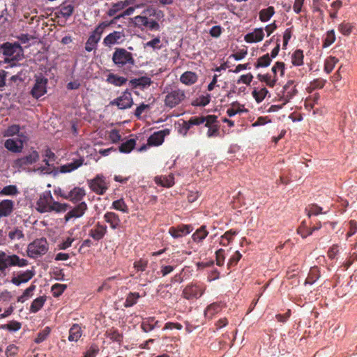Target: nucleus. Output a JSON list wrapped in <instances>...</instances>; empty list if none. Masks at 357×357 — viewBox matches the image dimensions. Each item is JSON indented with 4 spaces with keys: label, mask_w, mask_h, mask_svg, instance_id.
<instances>
[{
    "label": "nucleus",
    "mask_w": 357,
    "mask_h": 357,
    "mask_svg": "<svg viewBox=\"0 0 357 357\" xmlns=\"http://www.w3.org/2000/svg\"><path fill=\"white\" fill-rule=\"evenodd\" d=\"M82 335L81 327L78 324H74L69 331L68 340L72 342H77Z\"/></svg>",
    "instance_id": "nucleus-29"
},
{
    "label": "nucleus",
    "mask_w": 357,
    "mask_h": 357,
    "mask_svg": "<svg viewBox=\"0 0 357 357\" xmlns=\"http://www.w3.org/2000/svg\"><path fill=\"white\" fill-rule=\"evenodd\" d=\"M15 203L10 199H3L0 202V217H8L14 209Z\"/></svg>",
    "instance_id": "nucleus-21"
},
{
    "label": "nucleus",
    "mask_w": 357,
    "mask_h": 357,
    "mask_svg": "<svg viewBox=\"0 0 357 357\" xmlns=\"http://www.w3.org/2000/svg\"><path fill=\"white\" fill-rule=\"evenodd\" d=\"M274 13V8L272 6L263 9L259 12V19L262 22H267L273 15Z\"/></svg>",
    "instance_id": "nucleus-39"
},
{
    "label": "nucleus",
    "mask_w": 357,
    "mask_h": 357,
    "mask_svg": "<svg viewBox=\"0 0 357 357\" xmlns=\"http://www.w3.org/2000/svg\"><path fill=\"white\" fill-rule=\"evenodd\" d=\"M21 137L22 135H19L17 138H10L6 139L4 142L5 148L13 153L22 152L24 144Z\"/></svg>",
    "instance_id": "nucleus-12"
},
{
    "label": "nucleus",
    "mask_w": 357,
    "mask_h": 357,
    "mask_svg": "<svg viewBox=\"0 0 357 357\" xmlns=\"http://www.w3.org/2000/svg\"><path fill=\"white\" fill-rule=\"evenodd\" d=\"M48 250V243L45 238H41L33 241L27 247V255L31 258H36L45 255Z\"/></svg>",
    "instance_id": "nucleus-3"
},
{
    "label": "nucleus",
    "mask_w": 357,
    "mask_h": 357,
    "mask_svg": "<svg viewBox=\"0 0 357 357\" xmlns=\"http://www.w3.org/2000/svg\"><path fill=\"white\" fill-rule=\"evenodd\" d=\"M36 286L31 284L29 287L24 290L23 294L17 298V302L24 303L28 298H31L33 295V291L35 290Z\"/></svg>",
    "instance_id": "nucleus-42"
},
{
    "label": "nucleus",
    "mask_w": 357,
    "mask_h": 357,
    "mask_svg": "<svg viewBox=\"0 0 357 357\" xmlns=\"http://www.w3.org/2000/svg\"><path fill=\"white\" fill-rule=\"evenodd\" d=\"M89 185L91 190L98 195H103L109 186V183L102 175H97L89 181Z\"/></svg>",
    "instance_id": "nucleus-7"
},
{
    "label": "nucleus",
    "mask_w": 357,
    "mask_h": 357,
    "mask_svg": "<svg viewBox=\"0 0 357 357\" xmlns=\"http://www.w3.org/2000/svg\"><path fill=\"white\" fill-rule=\"evenodd\" d=\"M2 329L8 330L9 331H17L20 329L21 324L16 321H12L7 324H3L1 326Z\"/></svg>",
    "instance_id": "nucleus-47"
},
{
    "label": "nucleus",
    "mask_w": 357,
    "mask_h": 357,
    "mask_svg": "<svg viewBox=\"0 0 357 357\" xmlns=\"http://www.w3.org/2000/svg\"><path fill=\"white\" fill-rule=\"evenodd\" d=\"M105 220L110 225L111 228L116 229L119 227L120 219L119 215L113 212H107L104 215Z\"/></svg>",
    "instance_id": "nucleus-27"
},
{
    "label": "nucleus",
    "mask_w": 357,
    "mask_h": 357,
    "mask_svg": "<svg viewBox=\"0 0 357 357\" xmlns=\"http://www.w3.org/2000/svg\"><path fill=\"white\" fill-rule=\"evenodd\" d=\"M112 61L116 65L119 66H123L126 64L134 65L135 63L132 54L123 48H117L115 50L113 53Z\"/></svg>",
    "instance_id": "nucleus-5"
},
{
    "label": "nucleus",
    "mask_w": 357,
    "mask_h": 357,
    "mask_svg": "<svg viewBox=\"0 0 357 357\" xmlns=\"http://www.w3.org/2000/svg\"><path fill=\"white\" fill-rule=\"evenodd\" d=\"M18 194L19 190L15 185H6L0 190L1 196H15Z\"/></svg>",
    "instance_id": "nucleus-31"
},
{
    "label": "nucleus",
    "mask_w": 357,
    "mask_h": 357,
    "mask_svg": "<svg viewBox=\"0 0 357 357\" xmlns=\"http://www.w3.org/2000/svg\"><path fill=\"white\" fill-rule=\"evenodd\" d=\"M68 204L55 202L50 191H46L40 195L36 202V209L40 213L55 211L56 213L65 212L68 208Z\"/></svg>",
    "instance_id": "nucleus-1"
},
{
    "label": "nucleus",
    "mask_w": 357,
    "mask_h": 357,
    "mask_svg": "<svg viewBox=\"0 0 357 357\" xmlns=\"http://www.w3.org/2000/svg\"><path fill=\"white\" fill-rule=\"evenodd\" d=\"M156 183L164 186L169 188L172 186L174 183V176L172 175H168L167 176H160L156 177L155 178Z\"/></svg>",
    "instance_id": "nucleus-30"
},
{
    "label": "nucleus",
    "mask_w": 357,
    "mask_h": 357,
    "mask_svg": "<svg viewBox=\"0 0 357 357\" xmlns=\"http://www.w3.org/2000/svg\"><path fill=\"white\" fill-rule=\"evenodd\" d=\"M169 134V130L165 129L158 132H155L151 135L149 139L148 144L151 146H159L164 142L165 137Z\"/></svg>",
    "instance_id": "nucleus-18"
},
{
    "label": "nucleus",
    "mask_w": 357,
    "mask_h": 357,
    "mask_svg": "<svg viewBox=\"0 0 357 357\" xmlns=\"http://www.w3.org/2000/svg\"><path fill=\"white\" fill-rule=\"evenodd\" d=\"M284 63L282 62H277L272 68V72L274 74L275 77L277 76V73H279L280 76L284 75Z\"/></svg>",
    "instance_id": "nucleus-52"
},
{
    "label": "nucleus",
    "mask_w": 357,
    "mask_h": 357,
    "mask_svg": "<svg viewBox=\"0 0 357 357\" xmlns=\"http://www.w3.org/2000/svg\"><path fill=\"white\" fill-rule=\"evenodd\" d=\"M149 19L145 15H137L134 18L135 24L138 26H146L148 24Z\"/></svg>",
    "instance_id": "nucleus-56"
},
{
    "label": "nucleus",
    "mask_w": 357,
    "mask_h": 357,
    "mask_svg": "<svg viewBox=\"0 0 357 357\" xmlns=\"http://www.w3.org/2000/svg\"><path fill=\"white\" fill-rule=\"evenodd\" d=\"M83 159H78L76 160H74L72 162L63 165L59 167V172L61 173H69L71 172L75 169H77L78 167L82 166L83 164Z\"/></svg>",
    "instance_id": "nucleus-26"
},
{
    "label": "nucleus",
    "mask_w": 357,
    "mask_h": 357,
    "mask_svg": "<svg viewBox=\"0 0 357 357\" xmlns=\"http://www.w3.org/2000/svg\"><path fill=\"white\" fill-rule=\"evenodd\" d=\"M246 112L247 109L243 108V106L237 103H234L232 104V107L227 109V114L229 116L231 117L237 114H241Z\"/></svg>",
    "instance_id": "nucleus-41"
},
{
    "label": "nucleus",
    "mask_w": 357,
    "mask_h": 357,
    "mask_svg": "<svg viewBox=\"0 0 357 357\" xmlns=\"http://www.w3.org/2000/svg\"><path fill=\"white\" fill-rule=\"evenodd\" d=\"M8 237L13 241H17L22 238L24 237V234L22 230L19 228H15L13 230L9 231Z\"/></svg>",
    "instance_id": "nucleus-48"
},
{
    "label": "nucleus",
    "mask_w": 357,
    "mask_h": 357,
    "mask_svg": "<svg viewBox=\"0 0 357 357\" xmlns=\"http://www.w3.org/2000/svg\"><path fill=\"white\" fill-rule=\"evenodd\" d=\"M221 307L218 303H213L207 307L205 310V316L208 318H211L215 314L220 312Z\"/></svg>",
    "instance_id": "nucleus-43"
},
{
    "label": "nucleus",
    "mask_w": 357,
    "mask_h": 357,
    "mask_svg": "<svg viewBox=\"0 0 357 357\" xmlns=\"http://www.w3.org/2000/svg\"><path fill=\"white\" fill-rule=\"evenodd\" d=\"M253 96L256 99L257 102H261L268 93V90L266 88H262L259 91H253Z\"/></svg>",
    "instance_id": "nucleus-50"
},
{
    "label": "nucleus",
    "mask_w": 357,
    "mask_h": 357,
    "mask_svg": "<svg viewBox=\"0 0 357 357\" xmlns=\"http://www.w3.org/2000/svg\"><path fill=\"white\" fill-rule=\"evenodd\" d=\"M85 195L86 192L84 188L75 187L71 190L68 195H62L61 196L73 202H77L82 200Z\"/></svg>",
    "instance_id": "nucleus-19"
},
{
    "label": "nucleus",
    "mask_w": 357,
    "mask_h": 357,
    "mask_svg": "<svg viewBox=\"0 0 357 357\" xmlns=\"http://www.w3.org/2000/svg\"><path fill=\"white\" fill-rule=\"evenodd\" d=\"M20 127L19 125L13 124L8 127L3 132V136L4 137H13L15 135H19Z\"/></svg>",
    "instance_id": "nucleus-38"
},
{
    "label": "nucleus",
    "mask_w": 357,
    "mask_h": 357,
    "mask_svg": "<svg viewBox=\"0 0 357 357\" xmlns=\"http://www.w3.org/2000/svg\"><path fill=\"white\" fill-rule=\"evenodd\" d=\"M296 90L293 81L288 82L283 87L282 99L284 100L283 105L289 102L296 94Z\"/></svg>",
    "instance_id": "nucleus-22"
},
{
    "label": "nucleus",
    "mask_w": 357,
    "mask_h": 357,
    "mask_svg": "<svg viewBox=\"0 0 357 357\" xmlns=\"http://www.w3.org/2000/svg\"><path fill=\"white\" fill-rule=\"evenodd\" d=\"M153 321V318H149L142 322V328L144 332L151 331L154 328L155 325L151 324Z\"/></svg>",
    "instance_id": "nucleus-55"
},
{
    "label": "nucleus",
    "mask_w": 357,
    "mask_h": 357,
    "mask_svg": "<svg viewBox=\"0 0 357 357\" xmlns=\"http://www.w3.org/2000/svg\"><path fill=\"white\" fill-rule=\"evenodd\" d=\"M208 130L207 132L208 137H218L220 134L219 127L218 126H208Z\"/></svg>",
    "instance_id": "nucleus-62"
},
{
    "label": "nucleus",
    "mask_w": 357,
    "mask_h": 357,
    "mask_svg": "<svg viewBox=\"0 0 357 357\" xmlns=\"http://www.w3.org/2000/svg\"><path fill=\"white\" fill-rule=\"evenodd\" d=\"M271 61V58L270 56L267 54L266 55H264L263 56L260 57L258 59L257 67H266L269 66Z\"/></svg>",
    "instance_id": "nucleus-53"
},
{
    "label": "nucleus",
    "mask_w": 357,
    "mask_h": 357,
    "mask_svg": "<svg viewBox=\"0 0 357 357\" xmlns=\"http://www.w3.org/2000/svg\"><path fill=\"white\" fill-rule=\"evenodd\" d=\"M107 80L109 83L117 86H121L127 82L126 78L114 74H109Z\"/></svg>",
    "instance_id": "nucleus-33"
},
{
    "label": "nucleus",
    "mask_w": 357,
    "mask_h": 357,
    "mask_svg": "<svg viewBox=\"0 0 357 357\" xmlns=\"http://www.w3.org/2000/svg\"><path fill=\"white\" fill-rule=\"evenodd\" d=\"M34 275L35 271L33 270H27L24 272H20L12 278L11 282L16 286H20L21 284L29 281Z\"/></svg>",
    "instance_id": "nucleus-16"
},
{
    "label": "nucleus",
    "mask_w": 357,
    "mask_h": 357,
    "mask_svg": "<svg viewBox=\"0 0 357 357\" xmlns=\"http://www.w3.org/2000/svg\"><path fill=\"white\" fill-rule=\"evenodd\" d=\"M114 103L121 109L130 108L133 104L131 93L128 91H125L120 97L115 100Z\"/></svg>",
    "instance_id": "nucleus-14"
},
{
    "label": "nucleus",
    "mask_w": 357,
    "mask_h": 357,
    "mask_svg": "<svg viewBox=\"0 0 357 357\" xmlns=\"http://www.w3.org/2000/svg\"><path fill=\"white\" fill-rule=\"evenodd\" d=\"M28 264V261L23 258H20L16 255H8L6 254L5 261H4V266H3V272L9 267V266H18V267H24Z\"/></svg>",
    "instance_id": "nucleus-11"
},
{
    "label": "nucleus",
    "mask_w": 357,
    "mask_h": 357,
    "mask_svg": "<svg viewBox=\"0 0 357 357\" xmlns=\"http://www.w3.org/2000/svg\"><path fill=\"white\" fill-rule=\"evenodd\" d=\"M148 261L144 259H139L137 261H135L134 264V267L137 271H144L147 266Z\"/></svg>",
    "instance_id": "nucleus-60"
},
{
    "label": "nucleus",
    "mask_w": 357,
    "mask_h": 357,
    "mask_svg": "<svg viewBox=\"0 0 357 357\" xmlns=\"http://www.w3.org/2000/svg\"><path fill=\"white\" fill-rule=\"evenodd\" d=\"M335 40V35L333 30L328 31L326 33L324 43V47H328L332 45Z\"/></svg>",
    "instance_id": "nucleus-49"
},
{
    "label": "nucleus",
    "mask_w": 357,
    "mask_h": 357,
    "mask_svg": "<svg viewBox=\"0 0 357 357\" xmlns=\"http://www.w3.org/2000/svg\"><path fill=\"white\" fill-rule=\"evenodd\" d=\"M112 23L113 21H111L109 22H102L98 24V26L93 31V33L91 34V36H89L86 43L85 49L87 52H91L93 50L96 48L98 43L100 41L101 38V36L104 32L105 29Z\"/></svg>",
    "instance_id": "nucleus-4"
},
{
    "label": "nucleus",
    "mask_w": 357,
    "mask_h": 357,
    "mask_svg": "<svg viewBox=\"0 0 357 357\" xmlns=\"http://www.w3.org/2000/svg\"><path fill=\"white\" fill-rule=\"evenodd\" d=\"M74 11V7L72 5L62 6L60 10V14L64 17H70Z\"/></svg>",
    "instance_id": "nucleus-51"
},
{
    "label": "nucleus",
    "mask_w": 357,
    "mask_h": 357,
    "mask_svg": "<svg viewBox=\"0 0 357 357\" xmlns=\"http://www.w3.org/2000/svg\"><path fill=\"white\" fill-rule=\"evenodd\" d=\"M107 231V227L98 223L96 227L90 231V236L95 240L102 238Z\"/></svg>",
    "instance_id": "nucleus-25"
},
{
    "label": "nucleus",
    "mask_w": 357,
    "mask_h": 357,
    "mask_svg": "<svg viewBox=\"0 0 357 357\" xmlns=\"http://www.w3.org/2000/svg\"><path fill=\"white\" fill-rule=\"evenodd\" d=\"M125 37L126 35L123 31H114L103 39V44L109 47L114 45H119L124 41Z\"/></svg>",
    "instance_id": "nucleus-10"
},
{
    "label": "nucleus",
    "mask_w": 357,
    "mask_h": 357,
    "mask_svg": "<svg viewBox=\"0 0 357 357\" xmlns=\"http://www.w3.org/2000/svg\"><path fill=\"white\" fill-rule=\"evenodd\" d=\"M135 143L136 142L134 139L126 141L119 146L120 152L124 153H130L135 148Z\"/></svg>",
    "instance_id": "nucleus-36"
},
{
    "label": "nucleus",
    "mask_w": 357,
    "mask_h": 357,
    "mask_svg": "<svg viewBox=\"0 0 357 357\" xmlns=\"http://www.w3.org/2000/svg\"><path fill=\"white\" fill-rule=\"evenodd\" d=\"M45 301V298L43 296H40L35 300L33 301L31 306H30V312L32 313H36L38 310L41 309L43 306Z\"/></svg>",
    "instance_id": "nucleus-32"
},
{
    "label": "nucleus",
    "mask_w": 357,
    "mask_h": 357,
    "mask_svg": "<svg viewBox=\"0 0 357 357\" xmlns=\"http://www.w3.org/2000/svg\"><path fill=\"white\" fill-rule=\"evenodd\" d=\"M50 332L49 327H46L42 332L39 333L35 342L36 343H40L45 340Z\"/></svg>",
    "instance_id": "nucleus-57"
},
{
    "label": "nucleus",
    "mask_w": 357,
    "mask_h": 357,
    "mask_svg": "<svg viewBox=\"0 0 357 357\" xmlns=\"http://www.w3.org/2000/svg\"><path fill=\"white\" fill-rule=\"evenodd\" d=\"M339 61L338 59L335 56L328 57L324 63V70L327 73H330L334 68L335 66Z\"/></svg>",
    "instance_id": "nucleus-37"
},
{
    "label": "nucleus",
    "mask_w": 357,
    "mask_h": 357,
    "mask_svg": "<svg viewBox=\"0 0 357 357\" xmlns=\"http://www.w3.org/2000/svg\"><path fill=\"white\" fill-rule=\"evenodd\" d=\"M339 31L344 35L348 36L351 33V26L349 23H342L339 26Z\"/></svg>",
    "instance_id": "nucleus-59"
},
{
    "label": "nucleus",
    "mask_w": 357,
    "mask_h": 357,
    "mask_svg": "<svg viewBox=\"0 0 357 357\" xmlns=\"http://www.w3.org/2000/svg\"><path fill=\"white\" fill-rule=\"evenodd\" d=\"M112 207L114 209H116L117 211H120L123 213L128 212V208L127 205L126 204L125 202L123 201V199H120L113 202Z\"/></svg>",
    "instance_id": "nucleus-46"
},
{
    "label": "nucleus",
    "mask_w": 357,
    "mask_h": 357,
    "mask_svg": "<svg viewBox=\"0 0 357 357\" xmlns=\"http://www.w3.org/2000/svg\"><path fill=\"white\" fill-rule=\"evenodd\" d=\"M253 79V76L252 74L249 73L247 75H243L240 77V79L237 81V83L243 82L245 84H250Z\"/></svg>",
    "instance_id": "nucleus-63"
},
{
    "label": "nucleus",
    "mask_w": 357,
    "mask_h": 357,
    "mask_svg": "<svg viewBox=\"0 0 357 357\" xmlns=\"http://www.w3.org/2000/svg\"><path fill=\"white\" fill-rule=\"evenodd\" d=\"M162 47L161 40L159 37H156L153 40L146 43L144 44V48L146 49L147 47H150L153 50H160Z\"/></svg>",
    "instance_id": "nucleus-44"
},
{
    "label": "nucleus",
    "mask_w": 357,
    "mask_h": 357,
    "mask_svg": "<svg viewBox=\"0 0 357 357\" xmlns=\"http://www.w3.org/2000/svg\"><path fill=\"white\" fill-rule=\"evenodd\" d=\"M108 137L113 143H117L121 138L119 131L116 129L112 130L109 132Z\"/></svg>",
    "instance_id": "nucleus-58"
},
{
    "label": "nucleus",
    "mask_w": 357,
    "mask_h": 357,
    "mask_svg": "<svg viewBox=\"0 0 357 357\" xmlns=\"http://www.w3.org/2000/svg\"><path fill=\"white\" fill-rule=\"evenodd\" d=\"M47 79L42 77H38L36 82L31 89V93L35 98H39L47 92Z\"/></svg>",
    "instance_id": "nucleus-9"
},
{
    "label": "nucleus",
    "mask_w": 357,
    "mask_h": 357,
    "mask_svg": "<svg viewBox=\"0 0 357 357\" xmlns=\"http://www.w3.org/2000/svg\"><path fill=\"white\" fill-rule=\"evenodd\" d=\"M44 162H45L46 166L38 167L34 169L35 172H40L41 174H50L52 172V168L50 167V165L49 164L48 160L51 161H54L56 160L55 154L50 149H46L45 152Z\"/></svg>",
    "instance_id": "nucleus-20"
},
{
    "label": "nucleus",
    "mask_w": 357,
    "mask_h": 357,
    "mask_svg": "<svg viewBox=\"0 0 357 357\" xmlns=\"http://www.w3.org/2000/svg\"><path fill=\"white\" fill-rule=\"evenodd\" d=\"M86 210V204L85 202L79 203L66 213L64 217L65 222L73 221L76 218L82 217Z\"/></svg>",
    "instance_id": "nucleus-8"
},
{
    "label": "nucleus",
    "mask_w": 357,
    "mask_h": 357,
    "mask_svg": "<svg viewBox=\"0 0 357 357\" xmlns=\"http://www.w3.org/2000/svg\"><path fill=\"white\" fill-rule=\"evenodd\" d=\"M208 235L206 227L202 226L197 229L192 236V238L195 242H200L204 240Z\"/></svg>",
    "instance_id": "nucleus-34"
},
{
    "label": "nucleus",
    "mask_w": 357,
    "mask_h": 357,
    "mask_svg": "<svg viewBox=\"0 0 357 357\" xmlns=\"http://www.w3.org/2000/svg\"><path fill=\"white\" fill-rule=\"evenodd\" d=\"M1 52L4 56V63H11V66L15 65V62L22 59L23 50L17 43H6L1 46Z\"/></svg>",
    "instance_id": "nucleus-2"
},
{
    "label": "nucleus",
    "mask_w": 357,
    "mask_h": 357,
    "mask_svg": "<svg viewBox=\"0 0 357 357\" xmlns=\"http://www.w3.org/2000/svg\"><path fill=\"white\" fill-rule=\"evenodd\" d=\"M193 230L191 225H181L169 228V233L174 238H180L190 234Z\"/></svg>",
    "instance_id": "nucleus-15"
},
{
    "label": "nucleus",
    "mask_w": 357,
    "mask_h": 357,
    "mask_svg": "<svg viewBox=\"0 0 357 357\" xmlns=\"http://www.w3.org/2000/svg\"><path fill=\"white\" fill-rule=\"evenodd\" d=\"M39 159V155L36 151H32L28 155L19 158L14 161L13 167L15 168H22L26 165H31Z\"/></svg>",
    "instance_id": "nucleus-13"
},
{
    "label": "nucleus",
    "mask_w": 357,
    "mask_h": 357,
    "mask_svg": "<svg viewBox=\"0 0 357 357\" xmlns=\"http://www.w3.org/2000/svg\"><path fill=\"white\" fill-rule=\"evenodd\" d=\"M203 293L204 289L195 284L187 286L183 291L184 298L187 299L198 298L201 296Z\"/></svg>",
    "instance_id": "nucleus-17"
},
{
    "label": "nucleus",
    "mask_w": 357,
    "mask_h": 357,
    "mask_svg": "<svg viewBox=\"0 0 357 357\" xmlns=\"http://www.w3.org/2000/svg\"><path fill=\"white\" fill-rule=\"evenodd\" d=\"M303 54L300 50H296L291 56V62L295 66H301L303 64Z\"/></svg>",
    "instance_id": "nucleus-45"
},
{
    "label": "nucleus",
    "mask_w": 357,
    "mask_h": 357,
    "mask_svg": "<svg viewBox=\"0 0 357 357\" xmlns=\"http://www.w3.org/2000/svg\"><path fill=\"white\" fill-rule=\"evenodd\" d=\"M185 98V93L181 89H174L169 92L165 96V105L173 108L180 104Z\"/></svg>",
    "instance_id": "nucleus-6"
},
{
    "label": "nucleus",
    "mask_w": 357,
    "mask_h": 357,
    "mask_svg": "<svg viewBox=\"0 0 357 357\" xmlns=\"http://www.w3.org/2000/svg\"><path fill=\"white\" fill-rule=\"evenodd\" d=\"M307 214L308 217L312 215H317L321 213L322 208L317 205H311L307 209Z\"/></svg>",
    "instance_id": "nucleus-54"
},
{
    "label": "nucleus",
    "mask_w": 357,
    "mask_h": 357,
    "mask_svg": "<svg viewBox=\"0 0 357 357\" xmlns=\"http://www.w3.org/2000/svg\"><path fill=\"white\" fill-rule=\"evenodd\" d=\"M264 33L261 28L255 29L252 32L246 34L244 37L247 43H257L261 41L264 38Z\"/></svg>",
    "instance_id": "nucleus-24"
},
{
    "label": "nucleus",
    "mask_w": 357,
    "mask_h": 357,
    "mask_svg": "<svg viewBox=\"0 0 357 357\" xmlns=\"http://www.w3.org/2000/svg\"><path fill=\"white\" fill-rule=\"evenodd\" d=\"M135 0H124L119 1L112 5L111 8L108 10V15L113 16L116 13L123 10L125 8L134 5Z\"/></svg>",
    "instance_id": "nucleus-23"
},
{
    "label": "nucleus",
    "mask_w": 357,
    "mask_h": 357,
    "mask_svg": "<svg viewBox=\"0 0 357 357\" xmlns=\"http://www.w3.org/2000/svg\"><path fill=\"white\" fill-rule=\"evenodd\" d=\"M140 297L139 293L137 292H130L127 296L125 303V307H130L137 303L138 298Z\"/></svg>",
    "instance_id": "nucleus-35"
},
{
    "label": "nucleus",
    "mask_w": 357,
    "mask_h": 357,
    "mask_svg": "<svg viewBox=\"0 0 357 357\" xmlns=\"http://www.w3.org/2000/svg\"><path fill=\"white\" fill-rule=\"evenodd\" d=\"M130 83L135 86L146 87L150 86L151 80L149 77H142L138 79H134L130 81Z\"/></svg>",
    "instance_id": "nucleus-40"
},
{
    "label": "nucleus",
    "mask_w": 357,
    "mask_h": 357,
    "mask_svg": "<svg viewBox=\"0 0 357 357\" xmlns=\"http://www.w3.org/2000/svg\"><path fill=\"white\" fill-rule=\"evenodd\" d=\"M224 250L222 249H219L216 251V264L219 266H221L224 264L225 261V256L223 255Z\"/></svg>",
    "instance_id": "nucleus-61"
},
{
    "label": "nucleus",
    "mask_w": 357,
    "mask_h": 357,
    "mask_svg": "<svg viewBox=\"0 0 357 357\" xmlns=\"http://www.w3.org/2000/svg\"><path fill=\"white\" fill-rule=\"evenodd\" d=\"M98 352V348L96 346H91L86 352L84 357H96Z\"/></svg>",
    "instance_id": "nucleus-64"
},
{
    "label": "nucleus",
    "mask_w": 357,
    "mask_h": 357,
    "mask_svg": "<svg viewBox=\"0 0 357 357\" xmlns=\"http://www.w3.org/2000/svg\"><path fill=\"white\" fill-rule=\"evenodd\" d=\"M197 75L191 71L184 73L180 77L181 82L185 85H191L197 82Z\"/></svg>",
    "instance_id": "nucleus-28"
}]
</instances>
